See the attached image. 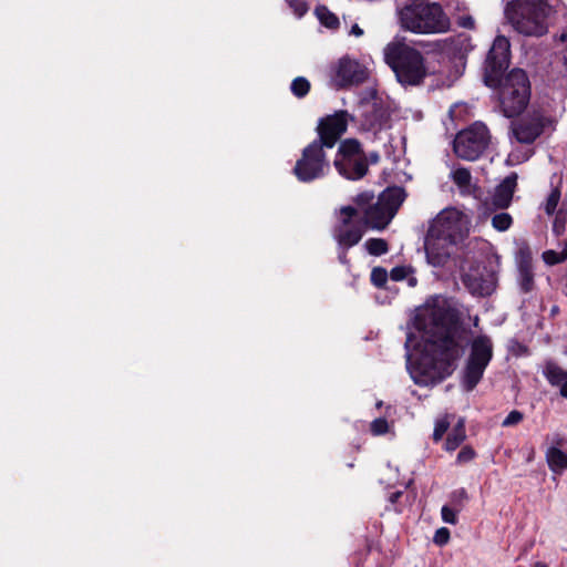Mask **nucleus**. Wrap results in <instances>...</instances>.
Here are the masks:
<instances>
[{
	"label": "nucleus",
	"mask_w": 567,
	"mask_h": 567,
	"mask_svg": "<svg viewBox=\"0 0 567 567\" xmlns=\"http://www.w3.org/2000/svg\"><path fill=\"white\" fill-rule=\"evenodd\" d=\"M543 375L551 386L559 389V394L563 398L567 399V370L548 360L543 365Z\"/></svg>",
	"instance_id": "obj_21"
},
{
	"label": "nucleus",
	"mask_w": 567,
	"mask_h": 567,
	"mask_svg": "<svg viewBox=\"0 0 567 567\" xmlns=\"http://www.w3.org/2000/svg\"><path fill=\"white\" fill-rule=\"evenodd\" d=\"M349 115L344 111L322 118L318 125L319 137L316 140L327 148H332L348 127Z\"/></svg>",
	"instance_id": "obj_14"
},
{
	"label": "nucleus",
	"mask_w": 567,
	"mask_h": 567,
	"mask_svg": "<svg viewBox=\"0 0 567 567\" xmlns=\"http://www.w3.org/2000/svg\"><path fill=\"white\" fill-rule=\"evenodd\" d=\"M534 451H532L527 458L528 462H530L534 458Z\"/></svg>",
	"instance_id": "obj_50"
},
{
	"label": "nucleus",
	"mask_w": 567,
	"mask_h": 567,
	"mask_svg": "<svg viewBox=\"0 0 567 567\" xmlns=\"http://www.w3.org/2000/svg\"><path fill=\"white\" fill-rule=\"evenodd\" d=\"M567 259V240L563 243V248L560 251L555 250H546L543 252V260L547 265H556L563 262Z\"/></svg>",
	"instance_id": "obj_26"
},
{
	"label": "nucleus",
	"mask_w": 567,
	"mask_h": 567,
	"mask_svg": "<svg viewBox=\"0 0 567 567\" xmlns=\"http://www.w3.org/2000/svg\"><path fill=\"white\" fill-rule=\"evenodd\" d=\"M458 244L441 237L437 233L426 231L424 237V250L427 262L433 267H443L454 252Z\"/></svg>",
	"instance_id": "obj_12"
},
{
	"label": "nucleus",
	"mask_w": 567,
	"mask_h": 567,
	"mask_svg": "<svg viewBox=\"0 0 567 567\" xmlns=\"http://www.w3.org/2000/svg\"><path fill=\"white\" fill-rule=\"evenodd\" d=\"M388 280V272L384 268L375 267L371 271V281L377 287H382Z\"/></svg>",
	"instance_id": "obj_33"
},
{
	"label": "nucleus",
	"mask_w": 567,
	"mask_h": 567,
	"mask_svg": "<svg viewBox=\"0 0 567 567\" xmlns=\"http://www.w3.org/2000/svg\"><path fill=\"white\" fill-rule=\"evenodd\" d=\"M471 219L463 212L451 207L441 210L429 225V229L441 237L460 244L470 234Z\"/></svg>",
	"instance_id": "obj_8"
},
{
	"label": "nucleus",
	"mask_w": 567,
	"mask_h": 567,
	"mask_svg": "<svg viewBox=\"0 0 567 567\" xmlns=\"http://www.w3.org/2000/svg\"><path fill=\"white\" fill-rule=\"evenodd\" d=\"M493 357L492 341L486 336L475 338L464 369L462 384L466 391H472L481 381L486 367Z\"/></svg>",
	"instance_id": "obj_7"
},
{
	"label": "nucleus",
	"mask_w": 567,
	"mask_h": 567,
	"mask_svg": "<svg viewBox=\"0 0 567 567\" xmlns=\"http://www.w3.org/2000/svg\"><path fill=\"white\" fill-rule=\"evenodd\" d=\"M523 420V413L514 410L503 420V426H512L518 424Z\"/></svg>",
	"instance_id": "obj_39"
},
{
	"label": "nucleus",
	"mask_w": 567,
	"mask_h": 567,
	"mask_svg": "<svg viewBox=\"0 0 567 567\" xmlns=\"http://www.w3.org/2000/svg\"><path fill=\"white\" fill-rule=\"evenodd\" d=\"M415 279L410 280V285H414Z\"/></svg>",
	"instance_id": "obj_53"
},
{
	"label": "nucleus",
	"mask_w": 567,
	"mask_h": 567,
	"mask_svg": "<svg viewBox=\"0 0 567 567\" xmlns=\"http://www.w3.org/2000/svg\"><path fill=\"white\" fill-rule=\"evenodd\" d=\"M551 7L547 0H512L504 9L506 21L519 34L542 37L548 32Z\"/></svg>",
	"instance_id": "obj_2"
},
{
	"label": "nucleus",
	"mask_w": 567,
	"mask_h": 567,
	"mask_svg": "<svg viewBox=\"0 0 567 567\" xmlns=\"http://www.w3.org/2000/svg\"><path fill=\"white\" fill-rule=\"evenodd\" d=\"M519 288L523 292H529L534 288V275L529 266H520L519 268Z\"/></svg>",
	"instance_id": "obj_25"
},
{
	"label": "nucleus",
	"mask_w": 567,
	"mask_h": 567,
	"mask_svg": "<svg viewBox=\"0 0 567 567\" xmlns=\"http://www.w3.org/2000/svg\"><path fill=\"white\" fill-rule=\"evenodd\" d=\"M405 197L406 194L402 187L394 186L384 189L378 197L380 204L385 207L381 221H391Z\"/></svg>",
	"instance_id": "obj_20"
},
{
	"label": "nucleus",
	"mask_w": 567,
	"mask_h": 567,
	"mask_svg": "<svg viewBox=\"0 0 567 567\" xmlns=\"http://www.w3.org/2000/svg\"><path fill=\"white\" fill-rule=\"evenodd\" d=\"M565 293L567 296V272H566V276H565Z\"/></svg>",
	"instance_id": "obj_51"
},
{
	"label": "nucleus",
	"mask_w": 567,
	"mask_h": 567,
	"mask_svg": "<svg viewBox=\"0 0 567 567\" xmlns=\"http://www.w3.org/2000/svg\"><path fill=\"white\" fill-rule=\"evenodd\" d=\"M517 186L516 174L506 176L494 189L489 200L485 202L488 209H505L513 199L514 192Z\"/></svg>",
	"instance_id": "obj_19"
},
{
	"label": "nucleus",
	"mask_w": 567,
	"mask_h": 567,
	"mask_svg": "<svg viewBox=\"0 0 567 567\" xmlns=\"http://www.w3.org/2000/svg\"><path fill=\"white\" fill-rule=\"evenodd\" d=\"M511 43L504 35H497L485 62L484 81L487 86H495L499 76L509 65Z\"/></svg>",
	"instance_id": "obj_11"
},
{
	"label": "nucleus",
	"mask_w": 567,
	"mask_h": 567,
	"mask_svg": "<svg viewBox=\"0 0 567 567\" xmlns=\"http://www.w3.org/2000/svg\"><path fill=\"white\" fill-rule=\"evenodd\" d=\"M333 164L338 173L350 181H359L368 173V157L357 140L340 144Z\"/></svg>",
	"instance_id": "obj_6"
},
{
	"label": "nucleus",
	"mask_w": 567,
	"mask_h": 567,
	"mask_svg": "<svg viewBox=\"0 0 567 567\" xmlns=\"http://www.w3.org/2000/svg\"><path fill=\"white\" fill-rule=\"evenodd\" d=\"M365 70L354 60L341 59L332 76L337 86L358 84L365 80Z\"/></svg>",
	"instance_id": "obj_16"
},
{
	"label": "nucleus",
	"mask_w": 567,
	"mask_h": 567,
	"mask_svg": "<svg viewBox=\"0 0 567 567\" xmlns=\"http://www.w3.org/2000/svg\"><path fill=\"white\" fill-rule=\"evenodd\" d=\"M365 249L370 255L381 256L388 251V244L381 238H370L364 243Z\"/></svg>",
	"instance_id": "obj_28"
},
{
	"label": "nucleus",
	"mask_w": 567,
	"mask_h": 567,
	"mask_svg": "<svg viewBox=\"0 0 567 567\" xmlns=\"http://www.w3.org/2000/svg\"><path fill=\"white\" fill-rule=\"evenodd\" d=\"M414 327L424 343L422 364L445 370L462 354L465 330L456 310L444 298H431L419 307Z\"/></svg>",
	"instance_id": "obj_1"
},
{
	"label": "nucleus",
	"mask_w": 567,
	"mask_h": 567,
	"mask_svg": "<svg viewBox=\"0 0 567 567\" xmlns=\"http://www.w3.org/2000/svg\"><path fill=\"white\" fill-rule=\"evenodd\" d=\"M367 157L370 161V163H372V164L378 163L379 159H380V156H379V154L377 152L370 153L369 156H367Z\"/></svg>",
	"instance_id": "obj_44"
},
{
	"label": "nucleus",
	"mask_w": 567,
	"mask_h": 567,
	"mask_svg": "<svg viewBox=\"0 0 567 567\" xmlns=\"http://www.w3.org/2000/svg\"><path fill=\"white\" fill-rule=\"evenodd\" d=\"M324 147L313 141L302 152L293 167V173L300 182H311L322 177L329 171V162L326 158Z\"/></svg>",
	"instance_id": "obj_10"
},
{
	"label": "nucleus",
	"mask_w": 567,
	"mask_h": 567,
	"mask_svg": "<svg viewBox=\"0 0 567 567\" xmlns=\"http://www.w3.org/2000/svg\"><path fill=\"white\" fill-rule=\"evenodd\" d=\"M410 272H411V268L405 267V266H398L391 270L390 277L394 281H400V280L408 278Z\"/></svg>",
	"instance_id": "obj_36"
},
{
	"label": "nucleus",
	"mask_w": 567,
	"mask_h": 567,
	"mask_svg": "<svg viewBox=\"0 0 567 567\" xmlns=\"http://www.w3.org/2000/svg\"><path fill=\"white\" fill-rule=\"evenodd\" d=\"M565 230V219L556 216L554 224H553V231L556 234V236L563 235Z\"/></svg>",
	"instance_id": "obj_41"
},
{
	"label": "nucleus",
	"mask_w": 567,
	"mask_h": 567,
	"mask_svg": "<svg viewBox=\"0 0 567 567\" xmlns=\"http://www.w3.org/2000/svg\"><path fill=\"white\" fill-rule=\"evenodd\" d=\"M475 457V452L470 446H464L457 454V462L458 463H467L472 461Z\"/></svg>",
	"instance_id": "obj_40"
},
{
	"label": "nucleus",
	"mask_w": 567,
	"mask_h": 567,
	"mask_svg": "<svg viewBox=\"0 0 567 567\" xmlns=\"http://www.w3.org/2000/svg\"><path fill=\"white\" fill-rule=\"evenodd\" d=\"M298 18H301L307 11L308 6L305 0H286Z\"/></svg>",
	"instance_id": "obj_35"
},
{
	"label": "nucleus",
	"mask_w": 567,
	"mask_h": 567,
	"mask_svg": "<svg viewBox=\"0 0 567 567\" xmlns=\"http://www.w3.org/2000/svg\"><path fill=\"white\" fill-rule=\"evenodd\" d=\"M497 99L502 113L506 117L520 114L527 106L530 97V84L526 72L514 69L505 76H499Z\"/></svg>",
	"instance_id": "obj_5"
},
{
	"label": "nucleus",
	"mask_w": 567,
	"mask_h": 567,
	"mask_svg": "<svg viewBox=\"0 0 567 567\" xmlns=\"http://www.w3.org/2000/svg\"><path fill=\"white\" fill-rule=\"evenodd\" d=\"M560 199V190L556 187L553 188L544 204V209L547 215H553L557 208V205Z\"/></svg>",
	"instance_id": "obj_31"
},
{
	"label": "nucleus",
	"mask_w": 567,
	"mask_h": 567,
	"mask_svg": "<svg viewBox=\"0 0 567 567\" xmlns=\"http://www.w3.org/2000/svg\"><path fill=\"white\" fill-rule=\"evenodd\" d=\"M489 132L485 124L476 122L461 131L454 138L453 150L464 161L477 159L489 144Z\"/></svg>",
	"instance_id": "obj_9"
},
{
	"label": "nucleus",
	"mask_w": 567,
	"mask_h": 567,
	"mask_svg": "<svg viewBox=\"0 0 567 567\" xmlns=\"http://www.w3.org/2000/svg\"><path fill=\"white\" fill-rule=\"evenodd\" d=\"M389 431V423L385 419L379 417L371 423V432L374 435H382Z\"/></svg>",
	"instance_id": "obj_34"
},
{
	"label": "nucleus",
	"mask_w": 567,
	"mask_h": 567,
	"mask_svg": "<svg viewBox=\"0 0 567 567\" xmlns=\"http://www.w3.org/2000/svg\"><path fill=\"white\" fill-rule=\"evenodd\" d=\"M450 426V421L447 416H443L435 421L434 431H433V440L439 442L442 440L443 435L447 431Z\"/></svg>",
	"instance_id": "obj_32"
},
{
	"label": "nucleus",
	"mask_w": 567,
	"mask_h": 567,
	"mask_svg": "<svg viewBox=\"0 0 567 567\" xmlns=\"http://www.w3.org/2000/svg\"><path fill=\"white\" fill-rule=\"evenodd\" d=\"M441 516L443 522L447 524L455 525L457 523L456 512L446 505L442 507Z\"/></svg>",
	"instance_id": "obj_38"
},
{
	"label": "nucleus",
	"mask_w": 567,
	"mask_h": 567,
	"mask_svg": "<svg viewBox=\"0 0 567 567\" xmlns=\"http://www.w3.org/2000/svg\"><path fill=\"white\" fill-rule=\"evenodd\" d=\"M412 342H413V338H412V336H410V334H409V336H408V339H406V341H405V348H406L408 350H409V348L411 347Z\"/></svg>",
	"instance_id": "obj_46"
},
{
	"label": "nucleus",
	"mask_w": 567,
	"mask_h": 567,
	"mask_svg": "<svg viewBox=\"0 0 567 567\" xmlns=\"http://www.w3.org/2000/svg\"><path fill=\"white\" fill-rule=\"evenodd\" d=\"M310 90V83L306 78H296L291 83V92L297 97H303Z\"/></svg>",
	"instance_id": "obj_30"
},
{
	"label": "nucleus",
	"mask_w": 567,
	"mask_h": 567,
	"mask_svg": "<svg viewBox=\"0 0 567 567\" xmlns=\"http://www.w3.org/2000/svg\"><path fill=\"white\" fill-rule=\"evenodd\" d=\"M460 25L463 27V28H466V29H473L474 28V24H475V21L472 17H462L460 19Z\"/></svg>",
	"instance_id": "obj_42"
},
{
	"label": "nucleus",
	"mask_w": 567,
	"mask_h": 567,
	"mask_svg": "<svg viewBox=\"0 0 567 567\" xmlns=\"http://www.w3.org/2000/svg\"><path fill=\"white\" fill-rule=\"evenodd\" d=\"M513 224V218L508 213H498L492 217V226L497 231H506Z\"/></svg>",
	"instance_id": "obj_29"
},
{
	"label": "nucleus",
	"mask_w": 567,
	"mask_h": 567,
	"mask_svg": "<svg viewBox=\"0 0 567 567\" xmlns=\"http://www.w3.org/2000/svg\"><path fill=\"white\" fill-rule=\"evenodd\" d=\"M350 34L354 37H361L363 34V30L358 24H353Z\"/></svg>",
	"instance_id": "obj_43"
},
{
	"label": "nucleus",
	"mask_w": 567,
	"mask_h": 567,
	"mask_svg": "<svg viewBox=\"0 0 567 567\" xmlns=\"http://www.w3.org/2000/svg\"><path fill=\"white\" fill-rule=\"evenodd\" d=\"M451 178L462 190H470L472 183V175L467 168L460 167L451 173Z\"/></svg>",
	"instance_id": "obj_24"
},
{
	"label": "nucleus",
	"mask_w": 567,
	"mask_h": 567,
	"mask_svg": "<svg viewBox=\"0 0 567 567\" xmlns=\"http://www.w3.org/2000/svg\"><path fill=\"white\" fill-rule=\"evenodd\" d=\"M357 205L364 213L365 224L375 229L384 228L390 221H381L385 207L380 204V200L373 202V194L362 193L355 198Z\"/></svg>",
	"instance_id": "obj_17"
},
{
	"label": "nucleus",
	"mask_w": 567,
	"mask_h": 567,
	"mask_svg": "<svg viewBox=\"0 0 567 567\" xmlns=\"http://www.w3.org/2000/svg\"><path fill=\"white\" fill-rule=\"evenodd\" d=\"M551 312H557V307H554Z\"/></svg>",
	"instance_id": "obj_54"
},
{
	"label": "nucleus",
	"mask_w": 567,
	"mask_h": 567,
	"mask_svg": "<svg viewBox=\"0 0 567 567\" xmlns=\"http://www.w3.org/2000/svg\"><path fill=\"white\" fill-rule=\"evenodd\" d=\"M533 567H548V566L545 563H543V561H537V563L534 564Z\"/></svg>",
	"instance_id": "obj_48"
},
{
	"label": "nucleus",
	"mask_w": 567,
	"mask_h": 567,
	"mask_svg": "<svg viewBox=\"0 0 567 567\" xmlns=\"http://www.w3.org/2000/svg\"><path fill=\"white\" fill-rule=\"evenodd\" d=\"M553 443H554L553 446H557V447L560 449V446L564 445V439L561 436H559V435H556V436L553 437Z\"/></svg>",
	"instance_id": "obj_45"
},
{
	"label": "nucleus",
	"mask_w": 567,
	"mask_h": 567,
	"mask_svg": "<svg viewBox=\"0 0 567 567\" xmlns=\"http://www.w3.org/2000/svg\"><path fill=\"white\" fill-rule=\"evenodd\" d=\"M457 494L460 495V497H463L465 498L466 497V492L462 488L457 492Z\"/></svg>",
	"instance_id": "obj_49"
},
{
	"label": "nucleus",
	"mask_w": 567,
	"mask_h": 567,
	"mask_svg": "<svg viewBox=\"0 0 567 567\" xmlns=\"http://www.w3.org/2000/svg\"><path fill=\"white\" fill-rule=\"evenodd\" d=\"M316 16L319 21L326 25L327 28H337L339 24V20L334 13L328 10L326 7H318L316 9Z\"/></svg>",
	"instance_id": "obj_27"
},
{
	"label": "nucleus",
	"mask_w": 567,
	"mask_h": 567,
	"mask_svg": "<svg viewBox=\"0 0 567 567\" xmlns=\"http://www.w3.org/2000/svg\"><path fill=\"white\" fill-rule=\"evenodd\" d=\"M341 224L334 230V238L340 246L349 248L357 245L362 238V228L353 223L352 218L357 215V209L347 206L341 208Z\"/></svg>",
	"instance_id": "obj_15"
},
{
	"label": "nucleus",
	"mask_w": 567,
	"mask_h": 567,
	"mask_svg": "<svg viewBox=\"0 0 567 567\" xmlns=\"http://www.w3.org/2000/svg\"><path fill=\"white\" fill-rule=\"evenodd\" d=\"M462 280L474 295L486 296L494 289L493 274H483L480 265L473 266L468 270L463 269Z\"/></svg>",
	"instance_id": "obj_18"
},
{
	"label": "nucleus",
	"mask_w": 567,
	"mask_h": 567,
	"mask_svg": "<svg viewBox=\"0 0 567 567\" xmlns=\"http://www.w3.org/2000/svg\"><path fill=\"white\" fill-rule=\"evenodd\" d=\"M466 439L465 420L458 419L445 441V450L452 452L456 450Z\"/></svg>",
	"instance_id": "obj_23"
},
{
	"label": "nucleus",
	"mask_w": 567,
	"mask_h": 567,
	"mask_svg": "<svg viewBox=\"0 0 567 567\" xmlns=\"http://www.w3.org/2000/svg\"><path fill=\"white\" fill-rule=\"evenodd\" d=\"M549 470L555 474H561L567 470V454L557 446H550L545 453Z\"/></svg>",
	"instance_id": "obj_22"
},
{
	"label": "nucleus",
	"mask_w": 567,
	"mask_h": 567,
	"mask_svg": "<svg viewBox=\"0 0 567 567\" xmlns=\"http://www.w3.org/2000/svg\"><path fill=\"white\" fill-rule=\"evenodd\" d=\"M340 260H341L342 262H346V256H344V255L340 256Z\"/></svg>",
	"instance_id": "obj_52"
},
{
	"label": "nucleus",
	"mask_w": 567,
	"mask_h": 567,
	"mask_svg": "<svg viewBox=\"0 0 567 567\" xmlns=\"http://www.w3.org/2000/svg\"><path fill=\"white\" fill-rule=\"evenodd\" d=\"M384 60L403 85H420L429 74L423 55L404 39L395 38L384 48Z\"/></svg>",
	"instance_id": "obj_3"
},
{
	"label": "nucleus",
	"mask_w": 567,
	"mask_h": 567,
	"mask_svg": "<svg viewBox=\"0 0 567 567\" xmlns=\"http://www.w3.org/2000/svg\"><path fill=\"white\" fill-rule=\"evenodd\" d=\"M449 540H450V530L446 527H441L435 532L433 542L436 545L443 546V545L447 544Z\"/></svg>",
	"instance_id": "obj_37"
},
{
	"label": "nucleus",
	"mask_w": 567,
	"mask_h": 567,
	"mask_svg": "<svg viewBox=\"0 0 567 567\" xmlns=\"http://www.w3.org/2000/svg\"><path fill=\"white\" fill-rule=\"evenodd\" d=\"M547 123L546 116L539 111H533L526 116L512 122L511 128L517 142L533 143L542 133Z\"/></svg>",
	"instance_id": "obj_13"
},
{
	"label": "nucleus",
	"mask_w": 567,
	"mask_h": 567,
	"mask_svg": "<svg viewBox=\"0 0 567 567\" xmlns=\"http://www.w3.org/2000/svg\"><path fill=\"white\" fill-rule=\"evenodd\" d=\"M401 27L417 34L443 33L450 29V19L439 3L406 6L399 11Z\"/></svg>",
	"instance_id": "obj_4"
},
{
	"label": "nucleus",
	"mask_w": 567,
	"mask_h": 567,
	"mask_svg": "<svg viewBox=\"0 0 567 567\" xmlns=\"http://www.w3.org/2000/svg\"><path fill=\"white\" fill-rule=\"evenodd\" d=\"M560 41L563 42H567V31L566 32H563L559 37Z\"/></svg>",
	"instance_id": "obj_47"
}]
</instances>
